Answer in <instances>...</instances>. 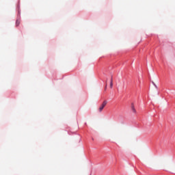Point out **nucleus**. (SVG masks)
Wrapping results in <instances>:
<instances>
[{
    "instance_id": "20e7f679",
    "label": "nucleus",
    "mask_w": 175,
    "mask_h": 175,
    "mask_svg": "<svg viewBox=\"0 0 175 175\" xmlns=\"http://www.w3.org/2000/svg\"><path fill=\"white\" fill-rule=\"evenodd\" d=\"M110 88H113V81H110Z\"/></svg>"
},
{
    "instance_id": "423d86ee",
    "label": "nucleus",
    "mask_w": 175,
    "mask_h": 175,
    "mask_svg": "<svg viewBox=\"0 0 175 175\" xmlns=\"http://www.w3.org/2000/svg\"><path fill=\"white\" fill-rule=\"evenodd\" d=\"M111 81H113V77H111Z\"/></svg>"
},
{
    "instance_id": "f03ea898",
    "label": "nucleus",
    "mask_w": 175,
    "mask_h": 175,
    "mask_svg": "<svg viewBox=\"0 0 175 175\" xmlns=\"http://www.w3.org/2000/svg\"><path fill=\"white\" fill-rule=\"evenodd\" d=\"M20 23H21V20L17 19L16 21V27H18V25H20Z\"/></svg>"
},
{
    "instance_id": "f257e3e1",
    "label": "nucleus",
    "mask_w": 175,
    "mask_h": 175,
    "mask_svg": "<svg viewBox=\"0 0 175 175\" xmlns=\"http://www.w3.org/2000/svg\"><path fill=\"white\" fill-rule=\"evenodd\" d=\"M106 105H107V100H104L98 109L100 113L103 110V109H105V106H106Z\"/></svg>"
},
{
    "instance_id": "39448f33",
    "label": "nucleus",
    "mask_w": 175,
    "mask_h": 175,
    "mask_svg": "<svg viewBox=\"0 0 175 175\" xmlns=\"http://www.w3.org/2000/svg\"><path fill=\"white\" fill-rule=\"evenodd\" d=\"M152 83L153 85H154L155 88H158V86H157V85L155 84V83H154V82H152Z\"/></svg>"
},
{
    "instance_id": "0eeeda50",
    "label": "nucleus",
    "mask_w": 175,
    "mask_h": 175,
    "mask_svg": "<svg viewBox=\"0 0 175 175\" xmlns=\"http://www.w3.org/2000/svg\"><path fill=\"white\" fill-rule=\"evenodd\" d=\"M106 88H107V85H106V86H105V90H106Z\"/></svg>"
},
{
    "instance_id": "7ed1b4c3",
    "label": "nucleus",
    "mask_w": 175,
    "mask_h": 175,
    "mask_svg": "<svg viewBox=\"0 0 175 175\" xmlns=\"http://www.w3.org/2000/svg\"><path fill=\"white\" fill-rule=\"evenodd\" d=\"M131 109L133 110V113H136V109H135V105L133 104H131Z\"/></svg>"
}]
</instances>
